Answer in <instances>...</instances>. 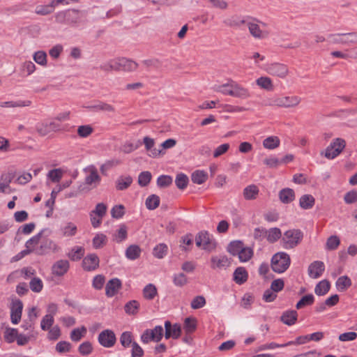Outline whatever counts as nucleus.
Here are the masks:
<instances>
[{
  "mask_svg": "<svg viewBox=\"0 0 357 357\" xmlns=\"http://www.w3.org/2000/svg\"><path fill=\"white\" fill-rule=\"evenodd\" d=\"M195 241L197 248L209 252L215 250L218 245L213 236L206 230L199 231L195 236Z\"/></svg>",
  "mask_w": 357,
  "mask_h": 357,
  "instance_id": "obj_1",
  "label": "nucleus"
},
{
  "mask_svg": "<svg viewBox=\"0 0 357 357\" xmlns=\"http://www.w3.org/2000/svg\"><path fill=\"white\" fill-rule=\"evenodd\" d=\"M290 257L286 252H278L271 259V268L278 273H284L290 266Z\"/></svg>",
  "mask_w": 357,
  "mask_h": 357,
  "instance_id": "obj_2",
  "label": "nucleus"
},
{
  "mask_svg": "<svg viewBox=\"0 0 357 357\" xmlns=\"http://www.w3.org/2000/svg\"><path fill=\"white\" fill-rule=\"evenodd\" d=\"M303 233L300 229H289L284 232L282 239L283 248L292 249L296 247L303 240Z\"/></svg>",
  "mask_w": 357,
  "mask_h": 357,
  "instance_id": "obj_3",
  "label": "nucleus"
},
{
  "mask_svg": "<svg viewBox=\"0 0 357 357\" xmlns=\"http://www.w3.org/2000/svg\"><path fill=\"white\" fill-rule=\"evenodd\" d=\"M248 19L246 25L248 28L250 35L256 39H263L268 36V32L264 31L260 29L258 22H261L257 18L246 16Z\"/></svg>",
  "mask_w": 357,
  "mask_h": 357,
  "instance_id": "obj_4",
  "label": "nucleus"
},
{
  "mask_svg": "<svg viewBox=\"0 0 357 357\" xmlns=\"http://www.w3.org/2000/svg\"><path fill=\"white\" fill-rule=\"evenodd\" d=\"M346 142L342 138H336L326 149L324 156L328 159H334L345 148Z\"/></svg>",
  "mask_w": 357,
  "mask_h": 357,
  "instance_id": "obj_5",
  "label": "nucleus"
},
{
  "mask_svg": "<svg viewBox=\"0 0 357 357\" xmlns=\"http://www.w3.org/2000/svg\"><path fill=\"white\" fill-rule=\"evenodd\" d=\"M301 101V98L297 96H284L273 99L271 102L272 105L280 107H293L297 106Z\"/></svg>",
  "mask_w": 357,
  "mask_h": 357,
  "instance_id": "obj_6",
  "label": "nucleus"
},
{
  "mask_svg": "<svg viewBox=\"0 0 357 357\" xmlns=\"http://www.w3.org/2000/svg\"><path fill=\"white\" fill-rule=\"evenodd\" d=\"M98 340L100 344L102 347L110 348L115 344L116 342V337L113 331L106 329L100 333L98 335Z\"/></svg>",
  "mask_w": 357,
  "mask_h": 357,
  "instance_id": "obj_7",
  "label": "nucleus"
},
{
  "mask_svg": "<svg viewBox=\"0 0 357 357\" xmlns=\"http://www.w3.org/2000/svg\"><path fill=\"white\" fill-rule=\"evenodd\" d=\"M36 129L40 136H45L51 132L61 130V125L54 121L39 123L36 125Z\"/></svg>",
  "mask_w": 357,
  "mask_h": 357,
  "instance_id": "obj_8",
  "label": "nucleus"
},
{
  "mask_svg": "<svg viewBox=\"0 0 357 357\" xmlns=\"http://www.w3.org/2000/svg\"><path fill=\"white\" fill-rule=\"evenodd\" d=\"M266 71L271 75L284 78L289 73V68L284 64L273 63L267 66Z\"/></svg>",
  "mask_w": 357,
  "mask_h": 357,
  "instance_id": "obj_9",
  "label": "nucleus"
},
{
  "mask_svg": "<svg viewBox=\"0 0 357 357\" xmlns=\"http://www.w3.org/2000/svg\"><path fill=\"white\" fill-rule=\"evenodd\" d=\"M23 303L20 299H13L10 307V319L13 324H17L22 317Z\"/></svg>",
  "mask_w": 357,
  "mask_h": 357,
  "instance_id": "obj_10",
  "label": "nucleus"
},
{
  "mask_svg": "<svg viewBox=\"0 0 357 357\" xmlns=\"http://www.w3.org/2000/svg\"><path fill=\"white\" fill-rule=\"evenodd\" d=\"M325 271V265L321 261H314L311 263L307 268V273L310 278L317 279L320 278Z\"/></svg>",
  "mask_w": 357,
  "mask_h": 357,
  "instance_id": "obj_11",
  "label": "nucleus"
},
{
  "mask_svg": "<svg viewBox=\"0 0 357 357\" xmlns=\"http://www.w3.org/2000/svg\"><path fill=\"white\" fill-rule=\"evenodd\" d=\"M99 257L96 254H89L82 260V268L86 271H92L99 267Z\"/></svg>",
  "mask_w": 357,
  "mask_h": 357,
  "instance_id": "obj_12",
  "label": "nucleus"
},
{
  "mask_svg": "<svg viewBox=\"0 0 357 357\" xmlns=\"http://www.w3.org/2000/svg\"><path fill=\"white\" fill-rule=\"evenodd\" d=\"M116 66L118 68L117 71L132 72L137 68L138 63L131 59L122 57L116 59Z\"/></svg>",
  "mask_w": 357,
  "mask_h": 357,
  "instance_id": "obj_13",
  "label": "nucleus"
},
{
  "mask_svg": "<svg viewBox=\"0 0 357 357\" xmlns=\"http://www.w3.org/2000/svg\"><path fill=\"white\" fill-rule=\"evenodd\" d=\"M165 337L166 339L172 337L173 339H177L180 337L181 333V328L178 324L172 325L169 321L165 322Z\"/></svg>",
  "mask_w": 357,
  "mask_h": 357,
  "instance_id": "obj_14",
  "label": "nucleus"
},
{
  "mask_svg": "<svg viewBox=\"0 0 357 357\" xmlns=\"http://www.w3.org/2000/svg\"><path fill=\"white\" fill-rule=\"evenodd\" d=\"M69 268L70 264L68 260L60 259L53 264L52 272L53 275L60 277L64 275L68 271Z\"/></svg>",
  "mask_w": 357,
  "mask_h": 357,
  "instance_id": "obj_15",
  "label": "nucleus"
},
{
  "mask_svg": "<svg viewBox=\"0 0 357 357\" xmlns=\"http://www.w3.org/2000/svg\"><path fill=\"white\" fill-rule=\"evenodd\" d=\"M122 283L119 278H112L107 282L105 286V294L107 297H113L121 288Z\"/></svg>",
  "mask_w": 357,
  "mask_h": 357,
  "instance_id": "obj_16",
  "label": "nucleus"
},
{
  "mask_svg": "<svg viewBox=\"0 0 357 357\" xmlns=\"http://www.w3.org/2000/svg\"><path fill=\"white\" fill-rule=\"evenodd\" d=\"M232 92H230L231 96L245 99L250 97L249 91L238 84L236 82L231 81Z\"/></svg>",
  "mask_w": 357,
  "mask_h": 357,
  "instance_id": "obj_17",
  "label": "nucleus"
},
{
  "mask_svg": "<svg viewBox=\"0 0 357 357\" xmlns=\"http://www.w3.org/2000/svg\"><path fill=\"white\" fill-rule=\"evenodd\" d=\"M298 319V312L294 310H289L282 312L280 321L287 325L292 326L296 324Z\"/></svg>",
  "mask_w": 357,
  "mask_h": 357,
  "instance_id": "obj_18",
  "label": "nucleus"
},
{
  "mask_svg": "<svg viewBox=\"0 0 357 357\" xmlns=\"http://www.w3.org/2000/svg\"><path fill=\"white\" fill-rule=\"evenodd\" d=\"M278 196L280 202L284 204L292 202L296 197L294 190L289 188H285L280 190Z\"/></svg>",
  "mask_w": 357,
  "mask_h": 357,
  "instance_id": "obj_19",
  "label": "nucleus"
},
{
  "mask_svg": "<svg viewBox=\"0 0 357 357\" xmlns=\"http://www.w3.org/2000/svg\"><path fill=\"white\" fill-rule=\"evenodd\" d=\"M230 262L225 255L213 256L211 258V267L213 269L229 266Z\"/></svg>",
  "mask_w": 357,
  "mask_h": 357,
  "instance_id": "obj_20",
  "label": "nucleus"
},
{
  "mask_svg": "<svg viewBox=\"0 0 357 357\" xmlns=\"http://www.w3.org/2000/svg\"><path fill=\"white\" fill-rule=\"evenodd\" d=\"M56 248V244L49 238L44 239L40 245L35 249V253L38 255H43L51 250Z\"/></svg>",
  "mask_w": 357,
  "mask_h": 357,
  "instance_id": "obj_21",
  "label": "nucleus"
},
{
  "mask_svg": "<svg viewBox=\"0 0 357 357\" xmlns=\"http://www.w3.org/2000/svg\"><path fill=\"white\" fill-rule=\"evenodd\" d=\"M248 278V273L244 267L240 266L235 269L233 280L238 284H244Z\"/></svg>",
  "mask_w": 357,
  "mask_h": 357,
  "instance_id": "obj_22",
  "label": "nucleus"
},
{
  "mask_svg": "<svg viewBox=\"0 0 357 357\" xmlns=\"http://www.w3.org/2000/svg\"><path fill=\"white\" fill-rule=\"evenodd\" d=\"M194 241V236L192 234L188 233L181 237L180 239V249L183 252H189L192 250Z\"/></svg>",
  "mask_w": 357,
  "mask_h": 357,
  "instance_id": "obj_23",
  "label": "nucleus"
},
{
  "mask_svg": "<svg viewBox=\"0 0 357 357\" xmlns=\"http://www.w3.org/2000/svg\"><path fill=\"white\" fill-rule=\"evenodd\" d=\"M88 109L94 111V112H114L115 108L112 105H109L107 102L98 101L96 104L90 105L87 107Z\"/></svg>",
  "mask_w": 357,
  "mask_h": 357,
  "instance_id": "obj_24",
  "label": "nucleus"
},
{
  "mask_svg": "<svg viewBox=\"0 0 357 357\" xmlns=\"http://www.w3.org/2000/svg\"><path fill=\"white\" fill-rule=\"evenodd\" d=\"M331 288V283L327 280H323L319 282L314 288V293L317 296H324L326 294Z\"/></svg>",
  "mask_w": 357,
  "mask_h": 357,
  "instance_id": "obj_25",
  "label": "nucleus"
},
{
  "mask_svg": "<svg viewBox=\"0 0 357 357\" xmlns=\"http://www.w3.org/2000/svg\"><path fill=\"white\" fill-rule=\"evenodd\" d=\"M142 250L137 245H130L126 250V257L130 260H135L140 257Z\"/></svg>",
  "mask_w": 357,
  "mask_h": 357,
  "instance_id": "obj_26",
  "label": "nucleus"
},
{
  "mask_svg": "<svg viewBox=\"0 0 357 357\" xmlns=\"http://www.w3.org/2000/svg\"><path fill=\"white\" fill-rule=\"evenodd\" d=\"M315 204V199L311 195H303L299 199V205L303 209H310Z\"/></svg>",
  "mask_w": 357,
  "mask_h": 357,
  "instance_id": "obj_27",
  "label": "nucleus"
},
{
  "mask_svg": "<svg viewBox=\"0 0 357 357\" xmlns=\"http://www.w3.org/2000/svg\"><path fill=\"white\" fill-rule=\"evenodd\" d=\"M352 284L351 279L347 276L343 275L340 277L335 283L336 287L340 291H344L349 288Z\"/></svg>",
  "mask_w": 357,
  "mask_h": 357,
  "instance_id": "obj_28",
  "label": "nucleus"
},
{
  "mask_svg": "<svg viewBox=\"0 0 357 357\" xmlns=\"http://www.w3.org/2000/svg\"><path fill=\"white\" fill-rule=\"evenodd\" d=\"M258 194L259 188L254 184L247 186L243 190V196L247 200L255 199Z\"/></svg>",
  "mask_w": 357,
  "mask_h": 357,
  "instance_id": "obj_29",
  "label": "nucleus"
},
{
  "mask_svg": "<svg viewBox=\"0 0 357 357\" xmlns=\"http://www.w3.org/2000/svg\"><path fill=\"white\" fill-rule=\"evenodd\" d=\"M314 302V296L312 294L303 296L296 304L297 310L312 305Z\"/></svg>",
  "mask_w": 357,
  "mask_h": 357,
  "instance_id": "obj_30",
  "label": "nucleus"
},
{
  "mask_svg": "<svg viewBox=\"0 0 357 357\" xmlns=\"http://www.w3.org/2000/svg\"><path fill=\"white\" fill-rule=\"evenodd\" d=\"M132 183V178L130 176H120L116 181V188L118 190H125L130 186Z\"/></svg>",
  "mask_w": 357,
  "mask_h": 357,
  "instance_id": "obj_31",
  "label": "nucleus"
},
{
  "mask_svg": "<svg viewBox=\"0 0 357 357\" xmlns=\"http://www.w3.org/2000/svg\"><path fill=\"white\" fill-rule=\"evenodd\" d=\"M328 38L330 39V43L332 44H349L345 33H331L328 36Z\"/></svg>",
  "mask_w": 357,
  "mask_h": 357,
  "instance_id": "obj_32",
  "label": "nucleus"
},
{
  "mask_svg": "<svg viewBox=\"0 0 357 357\" xmlns=\"http://www.w3.org/2000/svg\"><path fill=\"white\" fill-rule=\"evenodd\" d=\"M79 13L77 9L66 10V24H77L80 19Z\"/></svg>",
  "mask_w": 357,
  "mask_h": 357,
  "instance_id": "obj_33",
  "label": "nucleus"
},
{
  "mask_svg": "<svg viewBox=\"0 0 357 357\" xmlns=\"http://www.w3.org/2000/svg\"><path fill=\"white\" fill-rule=\"evenodd\" d=\"M208 178V174L204 170H196L191 175V180L194 183L202 184Z\"/></svg>",
  "mask_w": 357,
  "mask_h": 357,
  "instance_id": "obj_34",
  "label": "nucleus"
},
{
  "mask_svg": "<svg viewBox=\"0 0 357 357\" xmlns=\"http://www.w3.org/2000/svg\"><path fill=\"white\" fill-rule=\"evenodd\" d=\"M158 294L156 287L153 284H149L143 289V296L145 299L151 301Z\"/></svg>",
  "mask_w": 357,
  "mask_h": 357,
  "instance_id": "obj_35",
  "label": "nucleus"
},
{
  "mask_svg": "<svg viewBox=\"0 0 357 357\" xmlns=\"http://www.w3.org/2000/svg\"><path fill=\"white\" fill-rule=\"evenodd\" d=\"M243 248V243L241 241H234L229 243L227 246V250L231 255L236 256L238 255L239 252Z\"/></svg>",
  "mask_w": 357,
  "mask_h": 357,
  "instance_id": "obj_36",
  "label": "nucleus"
},
{
  "mask_svg": "<svg viewBox=\"0 0 357 357\" xmlns=\"http://www.w3.org/2000/svg\"><path fill=\"white\" fill-rule=\"evenodd\" d=\"M282 233L279 228L273 227L270 229L269 230H267V234L266 235L267 241L271 243H273L276 242L278 239L281 238Z\"/></svg>",
  "mask_w": 357,
  "mask_h": 357,
  "instance_id": "obj_37",
  "label": "nucleus"
},
{
  "mask_svg": "<svg viewBox=\"0 0 357 357\" xmlns=\"http://www.w3.org/2000/svg\"><path fill=\"white\" fill-rule=\"evenodd\" d=\"M84 254V249L81 246H75L68 254V257L72 261H78L82 258Z\"/></svg>",
  "mask_w": 357,
  "mask_h": 357,
  "instance_id": "obj_38",
  "label": "nucleus"
},
{
  "mask_svg": "<svg viewBox=\"0 0 357 357\" xmlns=\"http://www.w3.org/2000/svg\"><path fill=\"white\" fill-rule=\"evenodd\" d=\"M280 139L276 136H271L263 141V146L268 149H274L280 146Z\"/></svg>",
  "mask_w": 357,
  "mask_h": 357,
  "instance_id": "obj_39",
  "label": "nucleus"
},
{
  "mask_svg": "<svg viewBox=\"0 0 357 357\" xmlns=\"http://www.w3.org/2000/svg\"><path fill=\"white\" fill-rule=\"evenodd\" d=\"M145 205L149 210H154L160 205V197L156 195H151L145 202Z\"/></svg>",
  "mask_w": 357,
  "mask_h": 357,
  "instance_id": "obj_40",
  "label": "nucleus"
},
{
  "mask_svg": "<svg viewBox=\"0 0 357 357\" xmlns=\"http://www.w3.org/2000/svg\"><path fill=\"white\" fill-rule=\"evenodd\" d=\"M139 308V303L136 300H132L128 301L124 306V310L128 314H136Z\"/></svg>",
  "mask_w": 357,
  "mask_h": 357,
  "instance_id": "obj_41",
  "label": "nucleus"
},
{
  "mask_svg": "<svg viewBox=\"0 0 357 357\" xmlns=\"http://www.w3.org/2000/svg\"><path fill=\"white\" fill-rule=\"evenodd\" d=\"M54 10V5L52 1L47 5H38L36 7L35 13L40 15H47L53 13Z\"/></svg>",
  "mask_w": 357,
  "mask_h": 357,
  "instance_id": "obj_42",
  "label": "nucleus"
},
{
  "mask_svg": "<svg viewBox=\"0 0 357 357\" xmlns=\"http://www.w3.org/2000/svg\"><path fill=\"white\" fill-rule=\"evenodd\" d=\"M168 247L165 243L157 245L153 250V255L158 259H162L167 253Z\"/></svg>",
  "mask_w": 357,
  "mask_h": 357,
  "instance_id": "obj_43",
  "label": "nucleus"
},
{
  "mask_svg": "<svg viewBox=\"0 0 357 357\" xmlns=\"http://www.w3.org/2000/svg\"><path fill=\"white\" fill-rule=\"evenodd\" d=\"M101 178L98 175V172L96 169H93L89 175H88L85 178V183L87 185H91L93 183L95 184V187L99 184Z\"/></svg>",
  "mask_w": 357,
  "mask_h": 357,
  "instance_id": "obj_44",
  "label": "nucleus"
},
{
  "mask_svg": "<svg viewBox=\"0 0 357 357\" xmlns=\"http://www.w3.org/2000/svg\"><path fill=\"white\" fill-rule=\"evenodd\" d=\"M152 174L149 171L142 172L138 176V184L141 187L147 186L151 182Z\"/></svg>",
  "mask_w": 357,
  "mask_h": 357,
  "instance_id": "obj_45",
  "label": "nucleus"
},
{
  "mask_svg": "<svg viewBox=\"0 0 357 357\" xmlns=\"http://www.w3.org/2000/svg\"><path fill=\"white\" fill-rule=\"evenodd\" d=\"M188 181L189 179L187 175L179 173L176 176L175 184L178 189L183 190L187 187Z\"/></svg>",
  "mask_w": 357,
  "mask_h": 357,
  "instance_id": "obj_46",
  "label": "nucleus"
},
{
  "mask_svg": "<svg viewBox=\"0 0 357 357\" xmlns=\"http://www.w3.org/2000/svg\"><path fill=\"white\" fill-rule=\"evenodd\" d=\"M184 330L186 333H192L197 328V320L194 317H187L184 321Z\"/></svg>",
  "mask_w": 357,
  "mask_h": 357,
  "instance_id": "obj_47",
  "label": "nucleus"
},
{
  "mask_svg": "<svg viewBox=\"0 0 357 357\" xmlns=\"http://www.w3.org/2000/svg\"><path fill=\"white\" fill-rule=\"evenodd\" d=\"M248 19H239L238 17H232L225 21V23L229 27L238 28L243 24H246Z\"/></svg>",
  "mask_w": 357,
  "mask_h": 357,
  "instance_id": "obj_48",
  "label": "nucleus"
},
{
  "mask_svg": "<svg viewBox=\"0 0 357 357\" xmlns=\"http://www.w3.org/2000/svg\"><path fill=\"white\" fill-rule=\"evenodd\" d=\"M256 82L257 84L262 89L268 91H272L273 89L272 80L268 77H261L257 79Z\"/></svg>",
  "mask_w": 357,
  "mask_h": 357,
  "instance_id": "obj_49",
  "label": "nucleus"
},
{
  "mask_svg": "<svg viewBox=\"0 0 357 357\" xmlns=\"http://www.w3.org/2000/svg\"><path fill=\"white\" fill-rule=\"evenodd\" d=\"M18 331L16 328H7L4 332V340L8 343L13 342L17 337Z\"/></svg>",
  "mask_w": 357,
  "mask_h": 357,
  "instance_id": "obj_50",
  "label": "nucleus"
},
{
  "mask_svg": "<svg viewBox=\"0 0 357 357\" xmlns=\"http://www.w3.org/2000/svg\"><path fill=\"white\" fill-rule=\"evenodd\" d=\"M253 250L251 248H243L238 254L239 260L242 262L249 261L253 256Z\"/></svg>",
  "mask_w": 357,
  "mask_h": 357,
  "instance_id": "obj_51",
  "label": "nucleus"
},
{
  "mask_svg": "<svg viewBox=\"0 0 357 357\" xmlns=\"http://www.w3.org/2000/svg\"><path fill=\"white\" fill-rule=\"evenodd\" d=\"M29 287L32 291L39 293L43 288V283L39 278L34 277L31 280Z\"/></svg>",
  "mask_w": 357,
  "mask_h": 357,
  "instance_id": "obj_52",
  "label": "nucleus"
},
{
  "mask_svg": "<svg viewBox=\"0 0 357 357\" xmlns=\"http://www.w3.org/2000/svg\"><path fill=\"white\" fill-rule=\"evenodd\" d=\"M31 104V101H7L0 102L1 107H25L29 106Z\"/></svg>",
  "mask_w": 357,
  "mask_h": 357,
  "instance_id": "obj_53",
  "label": "nucleus"
},
{
  "mask_svg": "<svg viewBox=\"0 0 357 357\" xmlns=\"http://www.w3.org/2000/svg\"><path fill=\"white\" fill-rule=\"evenodd\" d=\"M340 241L338 236H331L326 241V247L328 250H334L340 245Z\"/></svg>",
  "mask_w": 357,
  "mask_h": 357,
  "instance_id": "obj_54",
  "label": "nucleus"
},
{
  "mask_svg": "<svg viewBox=\"0 0 357 357\" xmlns=\"http://www.w3.org/2000/svg\"><path fill=\"white\" fill-rule=\"evenodd\" d=\"M107 236L103 234H96L93 238V246L96 249L102 248L106 244Z\"/></svg>",
  "mask_w": 357,
  "mask_h": 357,
  "instance_id": "obj_55",
  "label": "nucleus"
},
{
  "mask_svg": "<svg viewBox=\"0 0 357 357\" xmlns=\"http://www.w3.org/2000/svg\"><path fill=\"white\" fill-rule=\"evenodd\" d=\"M45 230V229H43L38 234L29 239L25 243V247L31 248V249H36L35 247L38 244Z\"/></svg>",
  "mask_w": 357,
  "mask_h": 357,
  "instance_id": "obj_56",
  "label": "nucleus"
},
{
  "mask_svg": "<svg viewBox=\"0 0 357 357\" xmlns=\"http://www.w3.org/2000/svg\"><path fill=\"white\" fill-rule=\"evenodd\" d=\"M173 179L171 176L161 175L157 179V185L160 188H167L172 183Z\"/></svg>",
  "mask_w": 357,
  "mask_h": 357,
  "instance_id": "obj_57",
  "label": "nucleus"
},
{
  "mask_svg": "<svg viewBox=\"0 0 357 357\" xmlns=\"http://www.w3.org/2000/svg\"><path fill=\"white\" fill-rule=\"evenodd\" d=\"M125 214V207L122 204L115 205L111 210L112 217L116 219L121 218Z\"/></svg>",
  "mask_w": 357,
  "mask_h": 357,
  "instance_id": "obj_58",
  "label": "nucleus"
},
{
  "mask_svg": "<svg viewBox=\"0 0 357 357\" xmlns=\"http://www.w3.org/2000/svg\"><path fill=\"white\" fill-rule=\"evenodd\" d=\"M54 321L52 315H45L43 317L40 322V328L43 331H48L53 325Z\"/></svg>",
  "mask_w": 357,
  "mask_h": 357,
  "instance_id": "obj_59",
  "label": "nucleus"
},
{
  "mask_svg": "<svg viewBox=\"0 0 357 357\" xmlns=\"http://www.w3.org/2000/svg\"><path fill=\"white\" fill-rule=\"evenodd\" d=\"M173 282L177 287H183L188 282V279L184 273L175 274L173 277Z\"/></svg>",
  "mask_w": 357,
  "mask_h": 357,
  "instance_id": "obj_60",
  "label": "nucleus"
},
{
  "mask_svg": "<svg viewBox=\"0 0 357 357\" xmlns=\"http://www.w3.org/2000/svg\"><path fill=\"white\" fill-rule=\"evenodd\" d=\"M132 333L129 331L123 332L120 337V342L124 347H129L132 344Z\"/></svg>",
  "mask_w": 357,
  "mask_h": 357,
  "instance_id": "obj_61",
  "label": "nucleus"
},
{
  "mask_svg": "<svg viewBox=\"0 0 357 357\" xmlns=\"http://www.w3.org/2000/svg\"><path fill=\"white\" fill-rule=\"evenodd\" d=\"M78 351L82 356L89 355L93 351L91 343L89 341L84 342L79 346Z\"/></svg>",
  "mask_w": 357,
  "mask_h": 357,
  "instance_id": "obj_62",
  "label": "nucleus"
},
{
  "mask_svg": "<svg viewBox=\"0 0 357 357\" xmlns=\"http://www.w3.org/2000/svg\"><path fill=\"white\" fill-rule=\"evenodd\" d=\"M206 304V299L203 296H197L191 301V307L197 310L202 308Z\"/></svg>",
  "mask_w": 357,
  "mask_h": 357,
  "instance_id": "obj_63",
  "label": "nucleus"
},
{
  "mask_svg": "<svg viewBox=\"0 0 357 357\" xmlns=\"http://www.w3.org/2000/svg\"><path fill=\"white\" fill-rule=\"evenodd\" d=\"M77 227L72 222H68L63 229V234L65 236H73L77 232Z\"/></svg>",
  "mask_w": 357,
  "mask_h": 357,
  "instance_id": "obj_64",
  "label": "nucleus"
}]
</instances>
